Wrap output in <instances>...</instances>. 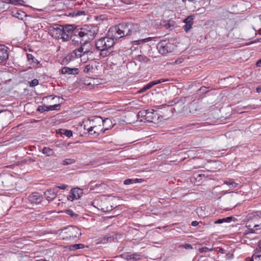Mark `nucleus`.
I'll return each instance as SVG.
<instances>
[{
  "label": "nucleus",
  "mask_w": 261,
  "mask_h": 261,
  "mask_svg": "<svg viewBox=\"0 0 261 261\" xmlns=\"http://www.w3.org/2000/svg\"><path fill=\"white\" fill-rule=\"evenodd\" d=\"M110 122V120L107 118L103 120L100 117H95L93 119H87L83 121V125L85 130L88 133L95 137L99 136L100 133H104L109 128L105 127L107 122Z\"/></svg>",
  "instance_id": "f257e3e1"
},
{
  "label": "nucleus",
  "mask_w": 261,
  "mask_h": 261,
  "mask_svg": "<svg viewBox=\"0 0 261 261\" xmlns=\"http://www.w3.org/2000/svg\"><path fill=\"white\" fill-rule=\"evenodd\" d=\"M138 30L139 25L137 24L122 23L111 27L108 31V35L114 40H117L126 36L134 35Z\"/></svg>",
  "instance_id": "f03ea898"
},
{
  "label": "nucleus",
  "mask_w": 261,
  "mask_h": 261,
  "mask_svg": "<svg viewBox=\"0 0 261 261\" xmlns=\"http://www.w3.org/2000/svg\"><path fill=\"white\" fill-rule=\"evenodd\" d=\"M75 29L74 25H61L54 24L48 28V33L50 35L56 39H61L64 41L69 40Z\"/></svg>",
  "instance_id": "7ed1b4c3"
},
{
  "label": "nucleus",
  "mask_w": 261,
  "mask_h": 261,
  "mask_svg": "<svg viewBox=\"0 0 261 261\" xmlns=\"http://www.w3.org/2000/svg\"><path fill=\"white\" fill-rule=\"evenodd\" d=\"M77 31L79 37L84 42V44H86L95 38L98 29L95 26L84 25Z\"/></svg>",
  "instance_id": "20e7f679"
},
{
  "label": "nucleus",
  "mask_w": 261,
  "mask_h": 261,
  "mask_svg": "<svg viewBox=\"0 0 261 261\" xmlns=\"http://www.w3.org/2000/svg\"><path fill=\"white\" fill-rule=\"evenodd\" d=\"M82 234L81 230L75 226H68L62 232V239L67 240L79 238Z\"/></svg>",
  "instance_id": "39448f33"
},
{
  "label": "nucleus",
  "mask_w": 261,
  "mask_h": 261,
  "mask_svg": "<svg viewBox=\"0 0 261 261\" xmlns=\"http://www.w3.org/2000/svg\"><path fill=\"white\" fill-rule=\"evenodd\" d=\"M115 44V40L108 34L106 37L101 38L95 42V46L98 50L110 49Z\"/></svg>",
  "instance_id": "423d86ee"
},
{
  "label": "nucleus",
  "mask_w": 261,
  "mask_h": 261,
  "mask_svg": "<svg viewBox=\"0 0 261 261\" xmlns=\"http://www.w3.org/2000/svg\"><path fill=\"white\" fill-rule=\"evenodd\" d=\"M138 116L143 120L146 121L153 122L159 118L157 113L153 109L142 110L139 112Z\"/></svg>",
  "instance_id": "0eeeda50"
},
{
  "label": "nucleus",
  "mask_w": 261,
  "mask_h": 261,
  "mask_svg": "<svg viewBox=\"0 0 261 261\" xmlns=\"http://www.w3.org/2000/svg\"><path fill=\"white\" fill-rule=\"evenodd\" d=\"M93 204H95L94 206L103 212H108L113 209L111 200L105 197L100 199L95 200Z\"/></svg>",
  "instance_id": "6e6552de"
},
{
  "label": "nucleus",
  "mask_w": 261,
  "mask_h": 261,
  "mask_svg": "<svg viewBox=\"0 0 261 261\" xmlns=\"http://www.w3.org/2000/svg\"><path fill=\"white\" fill-rule=\"evenodd\" d=\"M173 48V44L169 43L166 40H162L157 45V48L159 53L162 55L171 52Z\"/></svg>",
  "instance_id": "1a4fd4ad"
},
{
  "label": "nucleus",
  "mask_w": 261,
  "mask_h": 261,
  "mask_svg": "<svg viewBox=\"0 0 261 261\" xmlns=\"http://www.w3.org/2000/svg\"><path fill=\"white\" fill-rule=\"evenodd\" d=\"M86 44H84L80 47L74 49L71 53V56L73 59H76L78 58H82L86 55H88L90 53V49L89 48H85Z\"/></svg>",
  "instance_id": "9d476101"
},
{
  "label": "nucleus",
  "mask_w": 261,
  "mask_h": 261,
  "mask_svg": "<svg viewBox=\"0 0 261 261\" xmlns=\"http://www.w3.org/2000/svg\"><path fill=\"white\" fill-rule=\"evenodd\" d=\"M261 218L257 216L254 217L252 220L246 223V227L250 229L251 232H254L255 230L261 229V223L257 224L256 221Z\"/></svg>",
  "instance_id": "9b49d317"
},
{
  "label": "nucleus",
  "mask_w": 261,
  "mask_h": 261,
  "mask_svg": "<svg viewBox=\"0 0 261 261\" xmlns=\"http://www.w3.org/2000/svg\"><path fill=\"white\" fill-rule=\"evenodd\" d=\"M83 191L79 188H72L67 196V199L71 201L79 199L83 195Z\"/></svg>",
  "instance_id": "f8f14e48"
},
{
  "label": "nucleus",
  "mask_w": 261,
  "mask_h": 261,
  "mask_svg": "<svg viewBox=\"0 0 261 261\" xmlns=\"http://www.w3.org/2000/svg\"><path fill=\"white\" fill-rule=\"evenodd\" d=\"M42 195L38 192H33L28 197V200L32 204H39L43 200Z\"/></svg>",
  "instance_id": "ddd939ff"
},
{
  "label": "nucleus",
  "mask_w": 261,
  "mask_h": 261,
  "mask_svg": "<svg viewBox=\"0 0 261 261\" xmlns=\"http://www.w3.org/2000/svg\"><path fill=\"white\" fill-rule=\"evenodd\" d=\"M167 81H168V80H167V79H159L158 80L151 81V82L148 83V84H147L146 85H145L142 88H141L138 91V92H139V93H143V92H145V91L150 89L153 86L157 85L158 84H160L163 82H166Z\"/></svg>",
  "instance_id": "4468645a"
},
{
  "label": "nucleus",
  "mask_w": 261,
  "mask_h": 261,
  "mask_svg": "<svg viewBox=\"0 0 261 261\" xmlns=\"http://www.w3.org/2000/svg\"><path fill=\"white\" fill-rule=\"evenodd\" d=\"M62 15L73 18L81 15H85V12L84 11L74 10L70 9L66 11Z\"/></svg>",
  "instance_id": "2eb2a0df"
},
{
  "label": "nucleus",
  "mask_w": 261,
  "mask_h": 261,
  "mask_svg": "<svg viewBox=\"0 0 261 261\" xmlns=\"http://www.w3.org/2000/svg\"><path fill=\"white\" fill-rule=\"evenodd\" d=\"M8 58V47L4 45L0 44V63L7 61Z\"/></svg>",
  "instance_id": "dca6fc26"
},
{
  "label": "nucleus",
  "mask_w": 261,
  "mask_h": 261,
  "mask_svg": "<svg viewBox=\"0 0 261 261\" xmlns=\"http://www.w3.org/2000/svg\"><path fill=\"white\" fill-rule=\"evenodd\" d=\"M194 16L190 15L188 16L184 20V22L185 23V25L184 27L185 31L187 32L190 31L192 28V25L194 23Z\"/></svg>",
  "instance_id": "f3484780"
},
{
  "label": "nucleus",
  "mask_w": 261,
  "mask_h": 261,
  "mask_svg": "<svg viewBox=\"0 0 261 261\" xmlns=\"http://www.w3.org/2000/svg\"><path fill=\"white\" fill-rule=\"evenodd\" d=\"M27 57L30 65V68H35L39 63L38 60L32 54H27Z\"/></svg>",
  "instance_id": "a211bd4d"
},
{
  "label": "nucleus",
  "mask_w": 261,
  "mask_h": 261,
  "mask_svg": "<svg viewBox=\"0 0 261 261\" xmlns=\"http://www.w3.org/2000/svg\"><path fill=\"white\" fill-rule=\"evenodd\" d=\"M124 258L127 260H133L134 261L139 260L141 259V256L140 254L135 253L130 254V253H126L122 255Z\"/></svg>",
  "instance_id": "6ab92c4d"
},
{
  "label": "nucleus",
  "mask_w": 261,
  "mask_h": 261,
  "mask_svg": "<svg viewBox=\"0 0 261 261\" xmlns=\"http://www.w3.org/2000/svg\"><path fill=\"white\" fill-rule=\"evenodd\" d=\"M44 196L48 201H51L57 197L55 189H48L44 192Z\"/></svg>",
  "instance_id": "aec40b11"
},
{
  "label": "nucleus",
  "mask_w": 261,
  "mask_h": 261,
  "mask_svg": "<svg viewBox=\"0 0 261 261\" xmlns=\"http://www.w3.org/2000/svg\"><path fill=\"white\" fill-rule=\"evenodd\" d=\"M60 107V105H54L53 106H50L49 107H45L42 106H39L37 108V111L40 112H44L47 111H52L54 110H58L59 109Z\"/></svg>",
  "instance_id": "412c9836"
},
{
  "label": "nucleus",
  "mask_w": 261,
  "mask_h": 261,
  "mask_svg": "<svg viewBox=\"0 0 261 261\" xmlns=\"http://www.w3.org/2000/svg\"><path fill=\"white\" fill-rule=\"evenodd\" d=\"M61 72L64 74H76L79 73V69L76 68L64 67L62 69Z\"/></svg>",
  "instance_id": "4be33fe9"
},
{
  "label": "nucleus",
  "mask_w": 261,
  "mask_h": 261,
  "mask_svg": "<svg viewBox=\"0 0 261 261\" xmlns=\"http://www.w3.org/2000/svg\"><path fill=\"white\" fill-rule=\"evenodd\" d=\"M114 239L113 236L108 234L103 237L100 239V243L105 244L108 242H111Z\"/></svg>",
  "instance_id": "5701e85b"
},
{
  "label": "nucleus",
  "mask_w": 261,
  "mask_h": 261,
  "mask_svg": "<svg viewBox=\"0 0 261 261\" xmlns=\"http://www.w3.org/2000/svg\"><path fill=\"white\" fill-rule=\"evenodd\" d=\"M151 40H152L151 37H148V38L142 39L134 40L133 41L132 43L133 45H140V44L145 43L150 41Z\"/></svg>",
  "instance_id": "b1692460"
},
{
  "label": "nucleus",
  "mask_w": 261,
  "mask_h": 261,
  "mask_svg": "<svg viewBox=\"0 0 261 261\" xmlns=\"http://www.w3.org/2000/svg\"><path fill=\"white\" fill-rule=\"evenodd\" d=\"M42 153L46 154L47 156H51L53 155L54 152L53 149L48 147H45L42 149Z\"/></svg>",
  "instance_id": "393cba45"
},
{
  "label": "nucleus",
  "mask_w": 261,
  "mask_h": 261,
  "mask_svg": "<svg viewBox=\"0 0 261 261\" xmlns=\"http://www.w3.org/2000/svg\"><path fill=\"white\" fill-rule=\"evenodd\" d=\"M232 220L231 217H228L223 219H219L215 221L216 224H220L223 222H230Z\"/></svg>",
  "instance_id": "a878e982"
},
{
  "label": "nucleus",
  "mask_w": 261,
  "mask_h": 261,
  "mask_svg": "<svg viewBox=\"0 0 261 261\" xmlns=\"http://www.w3.org/2000/svg\"><path fill=\"white\" fill-rule=\"evenodd\" d=\"M224 184L229 186H231L233 188L237 187L238 184L235 182L233 180L230 179L229 180H225Z\"/></svg>",
  "instance_id": "bb28decb"
},
{
  "label": "nucleus",
  "mask_w": 261,
  "mask_h": 261,
  "mask_svg": "<svg viewBox=\"0 0 261 261\" xmlns=\"http://www.w3.org/2000/svg\"><path fill=\"white\" fill-rule=\"evenodd\" d=\"M83 248L84 245L82 244H74L70 246V249L72 250H75Z\"/></svg>",
  "instance_id": "cd10ccee"
},
{
  "label": "nucleus",
  "mask_w": 261,
  "mask_h": 261,
  "mask_svg": "<svg viewBox=\"0 0 261 261\" xmlns=\"http://www.w3.org/2000/svg\"><path fill=\"white\" fill-rule=\"evenodd\" d=\"M139 179L138 178H136L135 179H127L124 181V184L127 185L132 184L133 183H137V182H139Z\"/></svg>",
  "instance_id": "c85d7f7f"
},
{
  "label": "nucleus",
  "mask_w": 261,
  "mask_h": 261,
  "mask_svg": "<svg viewBox=\"0 0 261 261\" xmlns=\"http://www.w3.org/2000/svg\"><path fill=\"white\" fill-rule=\"evenodd\" d=\"M93 69V66L92 65L88 64L85 66V67L84 69V72L85 73H89L90 72H93L92 71Z\"/></svg>",
  "instance_id": "c756f323"
},
{
  "label": "nucleus",
  "mask_w": 261,
  "mask_h": 261,
  "mask_svg": "<svg viewBox=\"0 0 261 261\" xmlns=\"http://www.w3.org/2000/svg\"><path fill=\"white\" fill-rule=\"evenodd\" d=\"M75 160L72 159H66L63 161V165H69L75 163Z\"/></svg>",
  "instance_id": "7c9ffc66"
},
{
  "label": "nucleus",
  "mask_w": 261,
  "mask_h": 261,
  "mask_svg": "<svg viewBox=\"0 0 261 261\" xmlns=\"http://www.w3.org/2000/svg\"><path fill=\"white\" fill-rule=\"evenodd\" d=\"M100 55L102 56L103 57H107L109 54L110 52L108 51L109 49H105V50H100Z\"/></svg>",
  "instance_id": "2f4dec72"
},
{
  "label": "nucleus",
  "mask_w": 261,
  "mask_h": 261,
  "mask_svg": "<svg viewBox=\"0 0 261 261\" xmlns=\"http://www.w3.org/2000/svg\"><path fill=\"white\" fill-rule=\"evenodd\" d=\"M66 213L72 217H76L77 215L75 214L71 210H67L66 211Z\"/></svg>",
  "instance_id": "473e14b6"
},
{
  "label": "nucleus",
  "mask_w": 261,
  "mask_h": 261,
  "mask_svg": "<svg viewBox=\"0 0 261 261\" xmlns=\"http://www.w3.org/2000/svg\"><path fill=\"white\" fill-rule=\"evenodd\" d=\"M39 81L37 79H34L30 82V86L31 87H34L38 85Z\"/></svg>",
  "instance_id": "72a5a7b5"
},
{
  "label": "nucleus",
  "mask_w": 261,
  "mask_h": 261,
  "mask_svg": "<svg viewBox=\"0 0 261 261\" xmlns=\"http://www.w3.org/2000/svg\"><path fill=\"white\" fill-rule=\"evenodd\" d=\"M66 136L68 137H70L72 136V132L70 130L65 129L64 130V133H63Z\"/></svg>",
  "instance_id": "f704fd0d"
},
{
  "label": "nucleus",
  "mask_w": 261,
  "mask_h": 261,
  "mask_svg": "<svg viewBox=\"0 0 261 261\" xmlns=\"http://www.w3.org/2000/svg\"><path fill=\"white\" fill-rule=\"evenodd\" d=\"M182 247L186 249H192L193 248L192 245L190 244L186 243L182 245Z\"/></svg>",
  "instance_id": "c9c22d12"
},
{
  "label": "nucleus",
  "mask_w": 261,
  "mask_h": 261,
  "mask_svg": "<svg viewBox=\"0 0 261 261\" xmlns=\"http://www.w3.org/2000/svg\"><path fill=\"white\" fill-rule=\"evenodd\" d=\"M261 257V253H259V254H254L252 257V259L251 261H253L254 259H256L258 258H260Z\"/></svg>",
  "instance_id": "e433bc0d"
},
{
  "label": "nucleus",
  "mask_w": 261,
  "mask_h": 261,
  "mask_svg": "<svg viewBox=\"0 0 261 261\" xmlns=\"http://www.w3.org/2000/svg\"><path fill=\"white\" fill-rule=\"evenodd\" d=\"M184 60L182 58H179L175 61V64H179L184 62Z\"/></svg>",
  "instance_id": "4c0bfd02"
},
{
  "label": "nucleus",
  "mask_w": 261,
  "mask_h": 261,
  "mask_svg": "<svg viewBox=\"0 0 261 261\" xmlns=\"http://www.w3.org/2000/svg\"><path fill=\"white\" fill-rule=\"evenodd\" d=\"M57 188L61 190H65L67 188V185L64 184H62L60 186H58L57 187Z\"/></svg>",
  "instance_id": "58836bf2"
},
{
  "label": "nucleus",
  "mask_w": 261,
  "mask_h": 261,
  "mask_svg": "<svg viewBox=\"0 0 261 261\" xmlns=\"http://www.w3.org/2000/svg\"><path fill=\"white\" fill-rule=\"evenodd\" d=\"M97 18L99 19V20H107L108 19L106 18V17L105 16V15H101L100 16H99L98 17H97Z\"/></svg>",
  "instance_id": "ea45409f"
},
{
  "label": "nucleus",
  "mask_w": 261,
  "mask_h": 261,
  "mask_svg": "<svg viewBox=\"0 0 261 261\" xmlns=\"http://www.w3.org/2000/svg\"><path fill=\"white\" fill-rule=\"evenodd\" d=\"M198 224H199V222L197 221H193L191 223V225L193 226H197Z\"/></svg>",
  "instance_id": "a19ab883"
},
{
  "label": "nucleus",
  "mask_w": 261,
  "mask_h": 261,
  "mask_svg": "<svg viewBox=\"0 0 261 261\" xmlns=\"http://www.w3.org/2000/svg\"><path fill=\"white\" fill-rule=\"evenodd\" d=\"M256 66L257 67H261V59L257 61L256 63Z\"/></svg>",
  "instance_id": "79ce46f5"
},
{
  "label": "nucleus",
  "mask_w": 261,
  "mask_h": 261,
  "mask_svg": "<svg viewBox=\"0 0 261 261\" xmlns=\"http://www.w3.org/2000/svg\"><path fill=\"white\" fill-rule=\"evenodd\" d=\"M72 43L73 44H74V45H78L79 44V41H75L74 39H72Z\"/></svg>",
  "instance_id": "37998d69"
},
{
  "label": "nucleus",
  "mask_w": 261,
  "mask_h": 261,
  "mask_svg": "<svg viewBox=\"0 0 261 261\" xmlns=\"http://www.w3.org/2000/svg\"><path fill=\"white\" fill-rule=\"evenodd\" d=\"M256 91H257L258 93L261 92V87H257V88H256Z\"/></svg>",
  "instance_id": "c03bdc74"
},
{
  "label": "nucleus",
  "mask_w": 261,
  "mask_h": 261,
  "mask_svg": "<svg viewBox=\"0 0 261 261\" xmlns=\"http://www.w3.org/2000/svg\"><path fill=\"white\" fill-rule=\"evenodd\" d=\"M19 14H20V13H19L18 12H17L16 13V14H15V15H14V16H15V17H16L17 18H19Z\"/></svg>",
  "instance_id": "a18cd8bd"
},
{
  "label": "nucleus",
  "mask_w": 261,
  "mask_h": 261,
  "mask_svg": "<svg viewBox=\"0 0 261 261\" xmlns=\"http://www.w3.org/2000/svg\"><path fill=\"white\" fill-rule=\"evenodd\" d=\"M36 261H49V260H47L45 259L41 258V259L37 260Z\"/></svg>",
  "instance_id": "49530a36"
},
{
  "label": "nucleus",
  "mask_w": 261,
  "mask_h": 261,
  "mask_svg": "<svg viewBox=\"0 0 261 261\" xmlns=\"http://www.w3.org/2000/svg\"><path fill=\"white\" fill-rule=\"evenodd\" d=\"M258 247L260 249H261V240L258 242Z\"/></svg>",
  "instance_id": "de8ad7c7"
},
{
  "label": "nucleus",
  "mask_w": 261,
  "mask_h": 261,
  "mask_svg": "<svg viewBox=\"0 0 261 261\" xmlns=\"http://www.w3.org/2000/svg\"><path fill=\"white\" fill-rule=\"evenodd\" d=\"M86 60H87L86 59H84H84H81V61H84V62H86Z\"/></svg>",
  "instance_id": "09e8293b"
},
{
  "label": "nucleus",
  "mask_w": 261,
  "mask_h": 261,
  "mask_svg": "<svg viewBox=\"0 0 261 261\" xmlns=\"http://www.w3.org/2000/svg\"><path fill=\"white\" fill-rule=\"evenodd\" d=\"M259 33L260 34H261V30H259Z\"/></svg>",
  "instance_id": "8fccbe9b"
},
{
  "label": "nucleus",
  "mask_w": 261,
  "mask_h": 261,
  "mask_svg": "<svg viewBox=\"0 0 261 261\" xmlns=\"http://www.w3.org/2000/svg\"><path fill=\"white\" fill-rule=\"evenodd\" d=\"M3 111V110H0V113H2Z\"/></svg>",
  "instance_id": "3c124183"
}]
</instances>
